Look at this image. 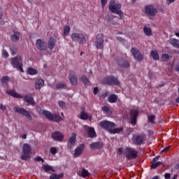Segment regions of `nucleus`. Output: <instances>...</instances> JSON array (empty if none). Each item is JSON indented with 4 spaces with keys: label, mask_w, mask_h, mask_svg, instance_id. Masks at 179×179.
Returning a JSON list of instances; mask_svg holds the SVG:
<instances>
[{
    "label": "nucleus",
    "mask_w": 179,
    "mask_h": 179,
    "mask_svg": "<svg viewBox=\"0 0 179 179\" xmlns=\"http://www.w3.org/2000/svg\"><path fill=\"white\" fill-rule=\"evenodd\" d=\"M109 10L112 13H116L120 17V19H124V12L121 10V8H122V4L121 3H115L114 0H110L109 2Z\"/></svg>",
    "instance_id": "1"
},
{
    "label": "nucleus",
    "mask_w": 179,
    "mask_h": 179,
    "mask_svg": "<svg viewBox=\"0 0 179 179\" xmlns=\"http://www.w3.org/2000/svg\"><path fill=\"white\" fill-rule=\"evenodd\" d=\"M11 65L15 69H19L20 72H24L23 71V57L17 55L11 59Z\"/></svg>",
    "instance_id": "2"
},
{
    "label": "nucleus",
    "mask_w": 179,
    "mask_h": 179,
    "mask_svg": "<svg viewBox=\"0 0 179 179\" xmlns=\"http://www.w3.org/2000/svg\"><path fill=\"white\" fill-rule=\"evenodd\" d=\"M43 114L48 120H50V121H53L54 122H61V121H62L61 116L57 114H52L48 110H43Z\"/></svg>",
    "instance_id": "3"
},
{
    "label": "nucleus",
    "mask_w": 179,
    "mask_h": 179,
    "mask_svg": "<svg viewBox=\"0 0 179 179\" xmlns=\"http://www.w3.org/2000/svg\"><path fill=\"white\" fill-rule=\"evenodd\" d=\"M71 40L74 43H79V44H83L86 43V36L83 34L73 33L71 34Z\"/></svg>",
    "instance_id": "4"
},
{
    "label": "nucleus",
    "mask_w": 179,
    "mask_h": 179,
    "mask_svg": "<svg viewBox=\"0 0 179 179\" xmlns=\"http://www.w3.org/2000/svg\"><path fill=\"white\" fill-rule=\"evenodd\" d=\"M138 153L139 152L131 148H127L125 150L126 157L128 160H135L138 157Z\"/></svg>",
    "instance_id": "5"
},
{
    "label": "nucleus",
    "mask_w": 179,
    "mask_h": 179,
    "mask_svg": "<svg viewBox=\"0 0 179 179\" xmlns=\"http://www.w3.org/2000/svg\"><path fill=\"white\" fill-rule=\"evenodd\" d=\"M95 47L97 50H103L104 48V34H99L95 38Z\"/></svg>",
    "instance_id": "6"
},
{
    "label": "nucleus",
    "mask_w": 179,
    "mask_h": 179,
    "mask_svg": "<svg viewBox=\"0 0 179 179\" xmlns=\"http://www.w3.org/2000/svg\"><path fill=\"white\" fill-rule=\"evenodd\" d=\"M15 113H17L18 114H21L24 117H26L29 121L33 120V117L30 115V112L26 110L24 108H19V107H14Z\"/></svg>",
    "instance_id": "7"
},
{
    "label": "nucleus",
    "mask_w": 179,
    "mask_h": 179,
    "mask_svg": "<svg viewBox=\"0 0 179 179\" xmlns=\"http://www.w3.org/2000/svg\"><path fill=\"white\" fill-rule=\"evenodd\" d=\"M31 152V146L30 145L25 143L22 147L23 155L21 156L22 160H27L30 159V152Z\"/></svg>",
    "instance_id": "8"
},
{
    "label": "nucleus",
    "mask_w": 179,
    "mask_h": 179,
    "mask_svg": "<svg viewBox=\"0 0 179 179\" xmlns=\"http://www.w3.org/2000/svg\"><path fill=\"white\" fill-rule=\"evenodd\" d=\"M103 83H105V85H109L110 86L113 85H120V80H118V78L110 76H108L102 80Z\"/></svg>",
    "instance_id": "9"
},
{
    "label": "nucleus",
    "mask_w": 179,
    "mask_h": 179,
    "mask_svg": "<svg viewBox=\"0 0 179 179\" xmlns=\"http://www.w3.org/2000/svg\"><path fill=\"white\" fill-rule=\"evenodd\" d=\"M99 127L106 131H108V132H110L112 128H115V123L107 120H103L99 122Z\"/></svg>",
    "instance_id": "10"
},
{
    "label": "nucleus",
    "mask_w": 179,
    "mask_h": 179,
    "mask_svg": "<svg viewBox=\"0 0 179 179\" xmlns=\"http://www.w3.org/2000/svg\"><path fill=\"white\" fill-rule=\"evenodd\" d=\"M145 141H146V134H138L134 138V141L136 145H143Z\"/></svg>",
    "instance_id": "11"
},
{
    "label": "nucleus",
    "mask_w": 179,
    "mask_h": 179,
    "mask_svg": "<svg viewBox=\"0 0 179 179\" xmlns=\"http://www.w3.org/2000/svg\"><path fill=\"white\" fill-rule=\"evenodd\" d=\"M145 13L148 16H156L157 13V9L155 8L152 5H148L145 6Z\"/></svg>",
    "instance_id": "12"
},
{
    "label": "nucleus",
    "mask_w": 179,
    "mask_h": 179,
    "mask_svg": "<svg viewBox=\"0 0 179 179\" xmlns=\"http://www.w3.org/2000/svg\"><path fill=\"white\" fill-rule=\"evenodd\" d=\"M51 138L56 142H62L64 141V134L61 131H56L52 134Z\"/></svg>",
    "instance_id": "13"
},
{
    "label": "nucleus",
    "mask_w": 179,
    "mask_h": 179,
    "mask_svg": "<svg viewBox=\"0 0 179 179\" xmlns=\"http://www.w3.org/2000/svg\"><path fill=\"white\" fill-rule=\"evenodd\" d=\"M138 115H139V110H131L130 111V120L131 124L132 125H136V120L138 118Z\"/></svg>",
    "instance_id": "14"
},
{
    "label": "nucleus",
    "mask_w": 179,
    "mask_h": 179,
    "mask_svg": "<svg viewBox=\"0 0 179 179\" xmlns=\"http://www.w3.org/2000/svg\"><path fill=\"white\" fill-rule=\"evenodd\" d=\"M131 52L132 55H134V57L135 58V59H136L139 62H141V61L143 59V55L141 54V52H139V50L133 48L131 49Z\"/></svg>",
    "instance_id": "15"
},
{
    "label": "nucleus",
    "mask_w": 179,
    "mask_h": 179,
    "mask_svg": "<svg viewBox=\"0 0 179 179\" xmlns=\"http://www.w3.org/2000/svg\"><path fill=\"white\" fill-rule=\"evenodd\" d=\"M36 48L39 50V51H45L48 47L47 46V44H45V42L42 39H38L36 42Z\"/></svg>",
    "instance_id": "16"
},
{
    "label": "nucleus",
    "mask_w": 179,
    "mask_h": 179,
    "mask_svg": "<svg viewBox=\"0 0 179 179\" xmlns=\"http://www.w3.org/2000/svg\"><path fill=\"white\" fill-rule=\"evenodd\" d=\"M117 65L120 68H122L124 69H128V68L131 67V64H129V61L124 59H120L117 61Z\"/></svg>",
    "instance_id": "17"
},
{
    "label": "nucleus",
    "mask_w": 179,
    "mask_h": 179,
    "mask_svg": "<svg viewBox=\"0 0 179 179\" xmlns=\"http://www.w3.org/2000/svg\"><path fill=\"white\" fill-rule=\"evenodd\" d=\"M48 43L49 50H54L55 44L57 43V37H55V36H50Z\"/></svg>",
    "instance_id": "18"
},
{
    "label": "nucleus",
    "mask_w": 179,
    "mask_h": 179,
    "mask_svg": "<svg viewBox=\"0 0 179 179\" xmlns=\"http://www.w3.org/2000/svg\"><path fill=\"white\" fill-rule=\"evenodd\" d=\"M85 150V144L80 145L76 150L73 153L74 157H79L82 153H83V151Z\"/></svg>",
    "instance_id": "19"
},
{
    "label": "nucleus",
    "mask_w": 179,
    "mask_h": 179,
    "mask_svg": "<svg viewBox=\"0 0 179 179\" xmlns=\"http://www.w3.org/2000/svg\"><path fill=\"white\" fill-rule=\"evenodd\" d=\"M87 130V134L88 138H91V139H94V138H97V134L94 130V127H88Z\"/></svg>",
    "instance_id": "20"
},
{
    "label": "nucleus",
    "mask_w": 179,
    "mask_h": 179,
    "mask_svg": "<svg viewBox=\"0 0 179 179\" xmlns=\"http://www.w3.org/2000/svg\"><path fill=\"white\" fill-rule=\"evenodd\" d=\"M103 146H104V144L100 141L92 143L90 145V148L92 149V150L103 149Z\"/></svg>",
    "instance_id": "21"
},
{
    "label": "nucleus",
    "mask_w": 179,
    "mask_h": 179,
    "mask_svg": "<svg viewBox=\"0 0 179 179\" xmlns=\"http://www.w3.org/2000/svg\"><path fill=\"white\" fill-rule=\"evenodd\" d=\"M76 144V134H73L71 138L68 141V147L72 149Z\"/></svg>",
    "instance_id": "22"
},
{
    "label": "nucleus",
    "mask_w": 179,
    "mask_h": 179,
    "mask_svg": "<svg viewBox=\"0 0 179 179\" xmlns=\"http://www.w3.org/2000/svg\"><path fill=\"white\" fill-rule=\"evenodd\" d=\"M43 86H44V80L41 78L36 79L35 82V89L36 90H40V89H41V87H43Z\"/></svg>",
    "instance_id": "23"
},
{
    "label": "nucleus",
    "mask_w": 179,
    "mask_h": 179,
    "mask_svg": "<svg viewBox=\"0 0 179 179\" xmlns=\"http://www.w3.org/2000/svg\"><path fill=\"white\" fill-rule=\"evenodd\" d=\"M24 101H26L30 106H36V101H34V98L33 96H30L29 95H26L24 97Z\"/></svg>",
    "instance_id": "24"
},
{
    "label": "nucleus",
    "mask_w": 179,
    "mask_h": 179,
    "mask_svg": "<svg viewBox=\"0 0 179 179\" xmlns=\"http://www.w3.org/2000/svg\"><path fill=\"white\" fill-rule=\"evenodd\" d=\"M10 39L14 43H17L20 40V33L19 31H14V34L11 35Z\"/></svg>",
    "instance_id": "25"
},
{
    "label": "nucleus",
    "mask_w": 179,
    "mask_h": 179,
    "mask_svg": "<svg viewBox=\"0 0 179 179\" xmlns=\"http://www.w3.org/2000/svg\"><path fill=\"white\" fill-rule=\"evenodd\" d=\"M78 174V176L83 177V178H86V177H89L90 176L89 171L85 169V168H83L81 171H79Z\"/></svg>",
    "instance_id": "26"
},
{
    "label": "nucleus",
    "mask_w": 179,
    "mask_h": 179,
    "mask_svg": "<svg viewBox=\"0 0 179 179\" xmlns=\"http://www.w3.org/2000/svg\"><path fill=\"white\" fill-rule=\"evenodd\" d=\"M8 94L10 96H12L13 97H15V99H22V95L19 94L17 92L13 91V90H10L7 92Z\"/></svg>",
    "instance_id": "27"
},
{
    "label": "nucleus",
    "mask_w": 179,
    "mask_h": 179,
    "mask_svg": "<svg viewBox=\"0 0 179 179\" xmlns=\"http://www.w3.org/2000/svg\"><path fill=\"white\" fill-rule=\"evenodd\" d=\"M42 169H43L45 173H48V171H53L55 172V170L52 169V166L50 165H46V164H43L42 165Z\"/></svg>",
    "instance_id": "28"
},
{
    "label": "nucleus",
    "mask_w": 179,
    "mask_h": 179,
    "mask_svg": "<svg viewBox=\"0 0 179 179\" xmlns=\"http://www.w3.org/2000/svg\"><path fill=\"white\" fill-rule=\"evenodd\" d=\"M69 79L71 85H78V78L75 75H70Z\"/></svg>",
    "instance_id": "29"
},
{
    "label": "nucleus",
    "mask_w": 179,
    "mask_h": 179,
    "mask_svg": "<svg viewBox=\"0 0 179 179\" xmlns=\"http://www.w3.org/2000/svg\"><path fill=\"white\" fill-rule=\"evenodd\" d=\"M64 177V173H61L59 175L56 173H52V175L50 176L49 178L50 179H61Z\"/></svg>",
    "instance_id": "30"
},
{
    "label": "nucleus",
    "mask_w": 179,
    "mask_h": 179,
    "mask_svg": "<svg viewBox=\"0 0 179 179\" xmlns=\"http://www.w3.org/2000/svg\"><path fill=\"white\" fill-rule=\"evenodd\" d=\"M150 55L152 57V58L155 60V61H159V52H157V51H152L150 52Z\"/></svg>",
    "instance_id": "31"
},
{
    "label": "nucleus",
    "mask_w": 179,
    "mask_h": 179,
    "mask_svg": "<svg viewBox=\"0 0 179 179\" xmlns=\"http://www.w3.org/2000/svg\"><path fill=\"white\" fill-rule=\"evenodd\" d=\"M81 82L85 85V86H89L90 85V81L89 80V78L86 77V76H83L81 77Z\"/></svg>",
    "instance_id": "32"
},
{
    "label": "nucleus",
    "mask_w": 179,
    "mask_h": 179,
    "mask_svg": "<svg viewBox=\"0 0 179 179\" xmlns=\"http://www.w3.org/2000/svg\"><path fill=\"white\" fill-rule=\"evenodd\" d=\"M143 31L146 36H152V28L148 27H144Z\"/></svg>",
    "instance_id": "33"
},
{
    "label": "nucleus",
    "mask_w": 179,
    "mask_h": 179,
    "mask_svg": "<svg viewBox=\"0 0 179 179\" xmlns=\"http://www.w3.org/2000/svg\"><path fill=\"white\" fill-rule=\"evenodd\" d=\"M124 131L123 127L120 128H115V129H111L110 131L109 132L110 134H120V132H122Z\"/></svg>",
    "instance_id": "34"
},
{
    "label": "nucleus",
    "mask_w": 179,
    "mask_h": 179,
    "mask_svg": "<svg viewBox=\"0 0 179 179\" xmlns=\"http://www.w3.org/2000/svg\"><path fill=\"white\" fill-rule=\"evenodd\" d=\"M170 43L171 44H172V45H173V47H175V48H179V41L176 39V38H173L170 40Z\"/></svg>",
    "instance_id": "35"
},
{
    "label": "nucleus",
    "mask_w": 179,
    "mask_h": 179,
    "mask_svg": "<svg viewBox=\"0 0 179 179\" xmlns=\"http://www.w3.org/2000/svg\"><path fill=\"white\" fill-rule=\"evenodd\" d=\"M27 73L28 75H37V73H38V71H37V69H34L30 67L27 69Z\"/></svg>",
    "instance_id": "36"
},
{
    "label": "nucleus",
    "mask_w": 179,
    "mask_h": 179,
    "mask_svg": "<svg viewBox=\"0 0 179 179\" xmlns=\"http://www.w3.org/2000/svg\"><path fill=\"white\" fill-rule=\"evenodd\" d=\"M80 118L81 120H83L84 121H86L87 120H89V115L87 113H85V111H82L80 113Z\"/></svg>",
    "instance_id": "37"
},
{
    "label": "nucleus",
    "mask_w": 179,
    "mask_h": 179,
    "mask_svg": "<svg viewBox=\"0 0 179 179\" xmlns=\"http://www.w3.org/2000/svg\"><path fill=\"white\" fill-rule=\"evenodd\" d=\"M148 122H150L151 124H156L155 122V120H156V115H150L148 117Z\"/></svg>",
    "instance_id": "38"
},
{
    "label": "nucleus",
    "mask_w": 179,
    "mask_h": 179,
    "mask_svg": "<svg viewBox=\"0 0 179 179\" xmlns=\"http://www.w3.org/2000/svg\"><path fill=\"white\" fill-rule=\"evenodd\" d=\"M161 164H163V162H151V169H156L157 167H159V166H161Z\"/></svg>",
    "instance_id": "39"
},
{
    "label": "nucleus",
    "mask_w": 179,
    "mask_h": 179,
    "mask_svg": "<svg viewBox=\"0 0 179 179\" xmlns=\"http://www.w3.org/2000/svg\"><path fill=\"white\" fill-rule=\"evenodd\" d=\"M109 103H115L117 101V96L115 94H112L108 97Z\"/></svg>",
    "instance_id": "40"
},
{
    "label": "nucleus",
    "mask_w": 179,
    "mask_h": 179,
    "mask_svg": "<svg viewBox=\"0 0 179 179\" xmlns=\"http://www.w3.org/2000/svg\"><path fill=\"white\" fill-rule=\"evenodd\" d=\"M170 58H172V57L167 54H164L162 56V59L164 62H167V61H169V59H170Z\"/></svg>",
    "instance_id": "41"
},
{
    "label": "nucleus",
    "mask_w": 179,
    "mask_h": 179,
    "mask_svg": "<svg viewBox=\"0 0 179 179\" xmlns=\"http://www.w3.org/2000/svg\"><path fill=\"white\" fill-rule=\"evenodd\" d=\"M8 82H9V76H3L1 78V83L3 85H6V83H8Z\"/></svg>",
    "instance_id": "42"
},
{
    "label": "nucleus",
    "mask_w": 179,
    "mask_h": 179,
    "mask_svg": "<svg viewBox=\"0 0 179 179\" xmlns=\"http://www.w3.org/2000/svg\"><path fill=\"white\" fill-rule=\"evenodd\" d=\"M10 52L12 55H16V52H17V47L16 45H13L10 48Z\"/></svg>",
    "instance_id": "43"
},
{
    "label": "nucleus",
    "mask_w": 179,
    "mask_h": 179,
    "mask_svg": "<svg viewBox=\"0 0 179 179\" xmlns=\"http://www.w3.org/2000/svg\"><path fill=\"white\" fill-rule=\"evenodd\" d=\"M69 31H71V27H69V26H66L64 29V36H68Z\"/></svg>",
    "instance_id": "44"
},
{
    "label": "nucleus",
    "mask_w": 179,
    "mask_h": 179,
    "mask_svg": "<svg viewBox=\"0 0 179 179\" xmlns=\"http://www.w3.org/2000/svg\"><path fill=\"white\" fill-rule=\"evenodd\" d=\"M66 85L65 84L59 83L56 85V89H64V87H66Z\"/></svg>",
    "instance_id": "45"
},
{
    "label": "nucleus",
    "mask_w": 179,
    "mask_h": 179,
    "mask_svg": "<svg viewBox=\"0 0 179 179\" xmlns=\"http://www.w3.org/2000/svg\"><path fill=\"white\" fill-rule=\"evenodd\" d=\"M2 55L3 58H8L9 57V54L8 53V52L5 50H3L2 52Z\"/></svg>",
    "instance_id": "46"
},
{
    "label": "nucleus",
    "mask_w": 179,
    "mask_h": 179,
    "mask_svg": "<svg viewBox=\"0 0 179 179\" xmlns=\"http://www.w3.org/2000/svg\"><path fill=\"white\" fill-rule=\"evenodd\" d=\"M58 151L57 150V148H54V147H52V148H50V153L52 154V155H57V152Z\"/></svg>",
    "instance_id": "47"
},
{
    "label": "nucleus",
    "mask_w": 179,
    "mask_h": 179,
    "mask_svg": "<svg viewBox=\"0 0 179 179\" xmlns=\"http://www.w3.org/2000/svg\"><path fill=\"white\" fill-rule=\"evenodd\" d=\"M168 150H170V146H167L165 148H164L161 152L160 155H163V153H166V152H167Z\"/></svg>",
    "instance_id": "48"
},
{
    "label": "nucleus",
    "mask_w": 179,
    "mask_h": 179,
    "mask_svg": "<svg viewBox=\"0 0 179 179\" xmlns=\"http://www.w3.org/2000/svg\"><path fill=\"white\" fill-rule=\"evenodd\" d=\"M35 162H42V163H44V159L41 158V157H36L34 158Z\"/></svg>",
    "instance_id": "49"
},
{
    "label": "nucleus",
    "mask_w": 179,
    "mask_h": 179,
    "mask_svg": "<svg viewBox=\"0 0 179 179\" xmlns=\"http://www.w3.org/2000/svg\"><path fill=\"white\" fill-rule=\"evenodd\" d=\"M102 110L103 111H105V113H108V111H110V108L107 106H104L102 107Z\"/></svg>",
    "instance_id": "50"
},
{
    "label": "nucleus",
    "mask_w": 179,
    "mask_h": 179,
    "mask_svg": "<svg viewBox=\"0 0 179 179\" xmlns=\"http://www.w3.org/2000/svg\"><path fill=\"white\" fill-rule=\"evenodd\" d=\"M58 104L59 107H65L66 106L65 101H59Z\"/></svg>",
    "instance_id": "51"
},
{
    "label": "nucleus",
    "mask_w": 179,
    "mask_h": 179,
    "mask_svg": "<svg viewBox=\"0 0 179 179\" xmlns=\"http://www.w3.org/2000/svg\"><path fill=\"white\" fill-rule=\"evenodd\" d=\"M117 41H120V43H125V39L121 36H117Z\"/></svg>",
    "instance_id": "52"
},
{
    "label": "nucleus",
    "mask_w": 179,
    "mask_h": 179,
    "mask_svg": "<svg viewBox=\"0 0 179 179\" xmlns=\"http://www.w3.org/2000/svg\"><path fill=\"white\" fill-rule=\"evenodd\" d=\"M93 93L96 96L99 93V87H95L93 90Z\"/></svg>",
    "instance_id": "53"
},
{
    "label": "nucleus",
    "mask_w": 179,
    "mask_h": 179,
    "mask_svg": "<svg viewBox=\"0 0 179 179\" xmlns=\"http://www.w3.org/2000/svg\"><path fill=\"white\" fill-rule=\"evenodd\" d=\"M101 3L102 8H104V6H106V4L107 3V0H101Z\"/></svg>",
    "instance_id": "54"
},
{
    "label": "nucleus",
    "mask_w": 179,
    "mask_h": 179,
    "mask_svg": "<svg viewBox=\"0 0 179 179\" xmlns=\"http://www.w3.org/2000/svg\"><path fill=\"white\" fill-rule=\"evenodd\" d=\"M159 157H160V155H158V156L155 157L152 159V161L151 163H155V162H157V160H159Z\"/></svg>",
    "instance_id": "55"
},
{
    "label": "nucleus",
    "mask_w": 179,
    "mask_h": 179,
    "mask_svg": "<svg viewBox=\"0 0 179 179\" xmlns=\"http://www.w3.org/2000/svg\"><path fill=\"white\" fill-rule=\"evenodd\" d=\"M164 178H166V179H170V178H171V175L170 173H165V175H164Z\"/></svg>",
    "instance_id": "56"
},
{
    "label": "nucleus",
    "mask_w": 179,
    "mask_h": 179,
    "mask_svg": "<svg viewBox=\"0 0 179 179\" xmlns=\"http://www.w3.org/2000/svg\"><path fill=\"white\" fill-rule=\"evenodd\" d=\"M0 109L2 110V111H5V110H6V106L3 104H0Z\"/></svg>",
    "instance_id": "57"
},
{
    "label": "nucleus",
    "mask_w": 179,
    "mask_h": 179,
    "mask_svg": "<svg viewBox=\"0 0 179 179\" xmlns=\"http://www.w3.org/2000/svg\"><path fill=\"white\" fill-rule=\"evenodd\" d=\"M117 151L119 152V155H122V153H124V149H122V148H118Z\"/></svg>",
    "instance_id": "58"
},
{
    "label": "nucleus",
    "mask_w": 179,
    "mask_h": 179,
    "mask_svg": "<svg viewBox=\"0 0 179 179\" xmlns=\"http://www.w3.org/2000/svg\"><path fill=\"white\" fill-rule=\"evenodd\" d=\"M176 0H167L168 5H170V3H173Z\"/></svg>",
    "instance_id": "59"
},
{
    "label": "nucleus",
    "mask_w": 179,
    "mask_h": 179,
    "mask_svg": "<svg viewBox=\"0 0 179 179\" xmlns=\"http://www.w3.org/2000/svg\"><path fill=\"white\" fill-rule=\"evenodd\" d=\"M106 19L107 20H108V22H110V20H111V19L110 18V15H107L106 16Z\"/></svg>",
    "instance_id": "60"
},
{
    "label": "nucleus",
    "mask_w": 179,
    "mask_h": 179,
    "mask_svg": "<svg viewBox=\"0 0 179 179\" xmlns=\"http://www.w3.org/2000/svg\"><path fill=\"white\" fill-rule=\"evenodd\" d=\"M36 110L38 113H41V107H36Z\"/></svg>",
    "instance_id": "61"
},
{
    "label": "nucleus",
    "mask_w": 179,
    "mask_h": 179,
    "mask_svg": "<svg viewBox=\"0 0 179 179\" xmlns=\"http://www.w3.org/2000/svg\"><path fill=\"white\" fill-rule=\"evenodd\" d=\"M175 71H176V72H179V65L176 66Z\"/></svg>",
    "instance_id": "62"
},
{
    "label": "nucleus",
    "mask_w": 179,
    "mask_h": 179,
    "mask_svg": "<svg viewBox=\"0 0 179 179\" xmlns=\"http://www.w3.org/2000/svg\"><path fill=\"white\" fill-rule=\"evenodd\" d=\"M22 139H26L27 138V134H24L22 136Z\"/></svg>",
    "instance_id": "63"
},
{
    "label": "nucleus",
    "mask_w": 179,
    "mask_h": 179,
    "mask_svg": "<svg viewBox=\"0 0 179 179\" xmlns=\"http://www.w3.org/2000/svg\"><path fill=\"white\" fill-rule=\"evenodd\" d=\"M175 169L176 170H178L179 169V164H177L176 166H175Z\"/></svg>",
    "instance_id": "64"
}]
</instances>
